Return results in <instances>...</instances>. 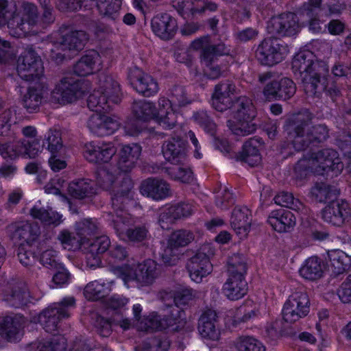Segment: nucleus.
Here are the masks:
<instances>
[{"label":"nucleus","mask_w":351,"mask_h":351,"mask_svg":"<svg viewBox=\"0 0 351 351\" xmlns=\"http://www.w3.org/2000/svg\"><path fill=\"white\" fill-rule=\"evenodd\" d=\"M166 171L172 179L184 183H189L193 179V172L188 167L177 165L166 168Z\"/></svg>","instance_id":"nucleus-61"},{"label":"nucleus","mask_w":351,"mask_h":351,"mask_svg":"<svg viewBox=\"0 0 351 351\" xmlns=\"http://www.w3.org/2000/svg\"><path fill=\"white\" fill-rule=\"evenodd\" d=\"M165 158L172 164L178 165L186 159L185 141L180 137L166 141L162 147Z\"/></svg>","instance_id":"nucleus-27"},{"label":"nucleus","mask_w":351,"mask_h":351,"mask_svg":"<svg viewBox=\"0 0 351 351\" xmlns=\"http://www.w3.org/2000/svg\"><path fill=\"white\" fill-rule=\"evenodd\" d=\"M29 292L26 285L21 281L10 284L5 291L4 300L11 306L19 308L29 301Z\"/></svg>","instance_id":"nucleus-32"},{"label":"nucleus","mask_w":351,"mask_h":351,"mask_svg":"<svg viewBox=\"0 0 351 351\" xmlns=\"http://www.w3.org/2000/svg\"><path fill=\"white\" fill-rule=\"evenodd\" d=\"M43 145L51 155L58 154L63 148L60 132L54 129H49L45 135Z\"/></svg>","instance_id":"nucleus-48"},{"label":"nucleus","mask_w":351,"mask_h":351,"mask_svg":"<svg viewBox=\"0 0 351 351\" xmlns=\"http://www.w3.org/2000/svg\"><path fill=\"white\" fill-rule=\"evenodd\" d=\"M162 319L163 330L169 329L173 332L182 330L186 324L184 311L178 308L171 307L169 314L163 316Z\"/></svg>","instance_id":"nucleus-39"},{"label":"nucleus","mask_w":351,"mask_h":351,"mask_svg":"<svg viewBox=\"0 0 351 351\" xmlns=\"http://www.w3.org/2000/svg\"><path fill=\"white\" fill-rule=\"evenodd\" d=\"M190 47L196 51L202 50L200 60L203 64L213 63L218 56L228 55L230 51L223 42L213 43L208 36L195 39Z\"/></svg>","instance_id":"nucleus-14"},{"label":"nucleus","mask_w":351,"mask_h":351,"mask_svg":"<svg viewBox=\"0 0 351 351\" xmlns=\"http://www.w3.org/2000/svg\"><path fill=\"white\" fill-rule=\"evenodd\" d=\"M97 182L104 189L112 191V207L113 213L112 222L118 234L125 230L124 209L125 204L133 197V183L128 178H125L119 185H114L116 177L112 170L102 167L97 171Z\"/></svg>","instance_id":"nucleus-1"},{"label":"nucleus","mask_w":351,"mask_h":351,"mask_svg":"<svg viewBox=\"0 0 351 351\" xmlns=\"http://www.w3.org/2000/svg\"><path fill=\"white\" fill-rule=\"evenodd\" d=\"M75 230L77 235L82 239L85 245L87 240H88L87 237L97 232L98 224L91 219H84L76 223Z\"/></svg>","instance_id":"nucleus-52"},{"label":"nucleus","mask_w":351,"mask_h":351,"mask_svg":"<svg viewBox=\"0 0 351 351\" xmlns=\"http://www.w3.org/2000/svg\"><path fill=\"white\" fill-rule=\"evenodd\" d=\"M328 258V266L336 276L344 273L351 267V256L341 250L329 251Z\"/></svg>","instance_id":"nucleus-36"},{"label":"nucleus","mask_w":351,"mask_h":351,"mask_svg":"<svg viewBox=\"0 0 351 351\" xmlns=\"http://www.w3.org/2000/svg\"><path fill=\"white\" fill-rule=\"evenodd\" d=\"M223 291L229 300H237L243 298L247 291L245 277L228 275V278L223 285Z\"/></svg>","instance_id":"nucleus-34"},{"label":"nucleus","mask_w":351,"mask_h":351,"mask_svg":"<svg viewBox=\"0 0 351 351\" xmlns=\"http://www.w3.org/2000/svg\"><path fill=\"white\" fill-rule=\"evenodd\" d=\"M232 116L234 120H228L227 125L237 136H247L254 132L257 124L253 123L256 110L252 101L246 97H239L232 104Z\"/></svg>","instance_id":"nucleus-5"},{"label":"nucleus","mask_w":351,"mask_h":351,"mask_svg":"<svg viewBox=\"0 0 351 351\" xmlns=\"http://www.w3.org/2000/svg\"><path fill=\"white\" fill-rule=\"evenodd\" d=\"M299 271L302 278L314 281L323 276L324 265L320 258L312 256L306 260Z\"/></svg>","instance_id":"nucleus-37"},{"label":"nucleus","mask_w":351,"mask_h":351,"mask_svg":"<svg viewBox=\"0 0 351 351\" xmlns=\"http://www.w3.org/2000/svg\"><path fill=\"white\" fill-rule=\"evenodd\" d=\"M16 114L13 109H7L0 113V135L8 136L12 124L16 123Z\"/></svg>","instance_id":"nucleus-58"},{"label":"nucleus","mask_w":351,"mask_h":351,"mask_svg":"<svg viewBox=\"0 0 351 351\" xmlns=\"http://www.w3.org/2000/svg\"><path fill=\"white\" fill-rule=\"evenodd\" d=\"M69 194L77 199H82L95 193V189L91 180L80 179L71 182L68 187Z\"/></svg>","instance_id":"nucleus-42"},{"label":"nucleus","mask_w":351,"mask_h":351,"mask_svg":"<svg viewBox=\"0 0 351 351\" xmlns=\"http://www.w3.org/2000/svg\"><path fill=\"white\" fill-rule=\"evenodd\" d=\"M251 212L245 206H236L230 219L232 228L241 238L245 237L251 226Z\"/></svg>","instance_id":"nucleus-29"},{"label":"nucleus","mask_w":351,"mask_h":351,"mask_svg":"<svg viewBox=\"0 0 351 351\" xmlns=\"http://www.w3.org/2000/svg\"><path fill=\"white\" fill-rule=\"evenodd\" d=\"M110 245V239L106 236H101L92 241L87 240L84 245L87 265L90 267L99 266L101 263L100 254L108 250Z\"/></svg>","instance_id":"nucleus-24"},{"label":"nucleus","mask_w":351,"mask_h":351,"mask_svg":"<svg viewBox=\"0 0 351 351\" xmlns=\"http://www.w3.org/2000/svg\"><path fill=\"white\" fill-rule=\"evenodd\" d=\"M339 194V191L334 186L324 182H317L311 189V197L318 202L332 201Z\"/></svg>","instance_id":"nucleus-41"},{"label":"nucleus","mask_w":351,"mask_h":351,"mask_svg":"<svg viewBox=\"0 0 351 351\" xmlns=\"http://www.w3.org/2000/svg\"><path fill=\"white\" fill-rule=\"evenodd\" d=\"M343 167L338 152L333 149L325 148L299 160L294 167V173L297 179H302L310 173L325 176L332 172L337 176Z\"/></svg>","instance_id":"nucleus-3"},{"label":"nucleus","mask_w":351,"mask_h":351,"mask_svg":"<svg viewBox=\"0 0 351 351\" xmlns=\"http://www.w3.org/2000/svg\"><path fill=\"white\" fill-rule=\"evenodd\" d=\"M141 193L154 200H161L170 195L171 190L166 181L158 178H148L141 183Z\"/></svg>","instance_id":"nucleus-28"},{"label":"nucleus","mask_w":351,"mask_h":351,"mask_svg":"<svg viewBox=\"0 0 351 351\" xmlns=\"http://www.w3.org/2000/svg\"><path fill=\"white\" fill-rule=\"evenodd\" d=\"M141 153V147L137 144L124 145L120 151L117 162L119 169L123 172H128L134 167Z\"/></svg>","instance_id":"nucleus-33"},{"label":"nucleus","mask_w":351,"mask_h":351,"mask_svg":"<svg viewBox=\"0 0 351 351\" xmlns=\"http://www.w3.org/2000/svg\"><path fill=\"white\" fill-rule=\"evenodd\" d=\"M66 339L64 336H54L50 340H45L39 343L38 351H65Z\"/></svg>","instance_id":"nucleus-57"},{"label":"nucleus","mask_w":351,"mask_h":351,"mask_svg":"<svg viewBox=\"0 0 351 351\" xmlns=\"http://www.w3.org/2000/svg\"><path fill=\"white\" fill-rule=\"evenodd\" d=\"M193 117L195 121L206 131L210 133L211 134H214L216 129V124L208 114L207 112L199 110L195 113Z\"/></svg>","instance_id":"nucleus-64"},{"label":"nucleus","mask_w":351,"mask_h":351,"mask_svg":"<svg viewBox=\"0 0 351 351\" xmlns=\"http://www.w3.org/2000/svg\"><path fill=\"white\" fill-rule=\"evenodd\" d=\"M132 108L136 118L143 121L155 119L158 113L155 105L146 100L134 101Z\"/></svg>","instance_id":"nucleus-45"},{"label":"nucleus","mask_w":351,"mask_h":351,"mask_svg":"<svg viewBox=\"0 0 351 351\" xmlns=\"http://www.w3.org/2000/svg\"><path fill=\"white\" fill-rule=\"evenodd\" d=\"M258 141L255 138H250L243 146L242 152L236 156L237 160L244 161L253 167L261 161V156L257 148Z\"/></svg>","instance_id":"nucleus-40"},{"label":"nucleus","mask_w":351,"mask_h":351,"mask_svg":"<svg viewBox=\"0 0 351 351\" xmlns=\"http://www.w3.org/2000/svg\"><path fill=\"white\" fill-rule=\"evenodd\" d=\"M292 70L295 77L302 81L308 96L319 97L326 88L328 67L324 62L315 60L310 51H300L294 56Z\"/></svg>","instance_id":"nucleus-2"},{"label":"nucleus","mask_w":351,"mask_h":351,"mask_svg":"<svg viewBox=\"0 0 351 351\" xmlns=\"http://www.w3.org/2000/svg\"><path fill=\"white\" fill-rule=\"evenodd\" d=\"M112 104L108 99L106 95L98 88L88 96L87 99V106L92 111L97 112H107L110 110Z\"/></svg>","instance_id":"nucleus-43"},{"label":"nucleus","mask_w":351,"mask_h":351,"mask_svg":"<svg viewBox=\"0 0 351 351\" xmlns=\"http://www.w3.org/2000/svg\"><path fill=\"white\" fill-rule=\"evenodd\" d=\"M31 216L45 225L58 226L62 222V216L51 209L34 206L29 212Z\"/></svg>","instance_id":"nucleus-44"},{"label":"nucleus","mask_w":351,"mask_h":351,"mask_svg":"<svg viewBox=\"0 0 351 351\" xmlns=\"http://www.w3.org/2000/svg\"><path fill=\"white\" fill-rule=\"evenodd\" d=\"M247 271L245 257L239 254H233L228 260V272L229 276L244 277Z\"/></svg>","instance_id":"nucleus-50"},{"label":"nucleus","mask_w":351,"mask_h":351,"mask_svg":"<svg viewBox=\"0 0 351 351\" xmlns=\"http://www.w3.org/2000/svg\"><path fill=\"white\" fill-rule=\"evenodd\" d=\"M75 302L73 297H68L44 310L39 315V321L45 331L49 333L57 331L60 320L69 316V308L74 306Z\"/></svg>","instance_id":"nucleus-11"},{"label":"nucleus","mask_w":351,"mask_h":351,"mask_svg":"<svg viewBox=\"0 0 351 351\" xmlns=\"http://www.w3.org/2000/svg\"><path fill=\"white\" fill-rule=\"evenodd\" d=\"M87 126L93 134L104 136L112 134L119 126V121L101 112L93 114L88 119Z\"/></svg>","instance_id":"nucleus-23"},{"label":"nucleus","mask_w":351,"mask_h":351,"mask_svg":"<svg viewBox=\"0 0 351 351\" xmlns=\"http://www.w3.org/2000/svg\"><path fill=\"white\" fill-rule=\"evenodd\" d=\"M162 317L157 313H152L147 317H144L137 324V328L141 331L152 332L155 330H163Z\"/></svg>","instance_id":"nucleus-51"},{"label":"nucleus","mask_w":351,"mask_h":351,"mask_svg":"<svg viewBox=\"0 0 351 351\" xmlns=\"http://www.w3.org/2000/svg\"><path fill=\"white\" fill-rule=\"evenodd\" d=\"M310 311V300L306 292L295 291L285 303L282 309L283 319L287 323H295L306 317Z\"/></svg>","instance_id":"nucleus-13"},{"label":"nucleus","mask_w":351,"mask_h":351,"mask_svg":"<svg viewBox=\"0 0 351 351\" xmlns=\"http://www.w3.org/2000/svg\"><path fill=\"white\" fill-rule=\"evenodd\" d=\"M322 219L326 223L335 227H341L351 217L349 204L343 199L330 202L321 212Z\"/></svg>","instance_id":"nucleus-15"},{"label":"nucleus","mask_w":351,"mask_h":351,"mask_svg":"<svg viewBox=\"0 0 351 351\" xmlns=\"http://www.w3.org/2000/svg\"><path fill=\"white\" fill-rule=\"evenodd\" d=\"M128 80L132 87L145 97L152 96L158 90V84L154 79L136 66L130 69Z\"/></svg>","instance_id":"nucleus-19"},{"label":"nucleus","mask_w":351,"mask_h":351,"mask_svg":"<svg viewBox=\"0 0 351 351\" xmlns=\"http://www.w3.org/2000/svg\"><path fill=\"white\" fill-rule=\"evenodd\" d=\"M195 239L193 233L190 230H179L171 234L168 241L178 249L185 247Z\"/></svg>","instance_id":"nucleus-59"},{"label":"nucleus","mask_w":351,"mask_h":351,"mask_svg":"<svg viewBox=\"0 0 351 351\" xmlns=\"http://www.w3.org/2000/svg\"><path fill=\"white\" fill-rule=\"evenodd\" d=\"M16 15L8 21L10 34L16 38L25 36L30 27L35 24L38 19V10L36 5L25 1H17Z\"/></svg>","instance_id":"nucleus-7"},{"label":"nucleus","mask_w":351,"mask_h":351,"mask_svg":"<svg viewBox=\"0 0 351 351\" xmlns=\"http://www.w3.org/2000/svg\"><path fill=\"white\" fill-rule=\"evenodd\" d=\"M89 88V82L73 75L66 76L51 92V100L62 105L72 103L88 92Z\"/></svg>","instance_id":"nucleus-6"},{"label":"nucleus","mask_w":351,"mask_h":351,"mask_svg":"<svg viewBox=\"0 0 351 351\" xmlns=\"http://www.w3.org/2000/svg\"><path fill=\"white\" fill-rule=\"evenodd\" d=\"M153 32L163 40H169L175 34L177 23L169 14H160L155 16L151 21Z\"/></svg>","instance_id":"nucleus-25"},{"label":"nucleus","mask_w":351,"mask_h":351,"mask_svg":"<svg viewBox=\"0 0 351 351\" xmlns=\"http://www.w3.org/2000/svg\"><path fill=\"white\" fill-rule=\"evenodd\" d=\"M6 230L13 240L30 247L40 235V228L36 224L27 221H19L9 224Z\"/></svg>","instance_id":"nucleus-18"},{"label":"nucleus","mask_w":351,"mask_h":351,"mask_svg":"<svg viewBox=\"0 0 351 351\" xmlns=\"http://www.w3.org/2000/svg\"><path fill=\"white\" fill-rule=\"evenodd\" d=\"M267 31L279 36L295 35L300 29L297 16L292 12L283 13L272 17L267 23Z\"/></svg>","instance_id":"nucleus-16"},{"label":"nucleus","mask_w":351,"mask_h":351,"mask_svg":"<svg viewBox=\"0 0 351 351\" xmlns=\"http://www.w3.org/2000/svg\"><path fill=\"white\" fill-rule=\"evenodd\" d=\"M295 91L294 82L288 77H283L268 82L263 88V95L269 101H285L292 97Z\"/></svg>","instance_id":"nucleus-17"},{"label":"nucleus","mask_w":351,"mask_h":351,"mask_svg":"<svg viewBox=\"0 0 351 351\" xmlns=\"http://www.w3.org/2000/svg\"><path fill=\"white\" fill-rule=\"evenodd\" d=\"M312 117L308 112L293 115L289 121V130L292 145L296 151H302L310 145L325 141L329 136L324 124L311 125Z\"/></svg>","instance_id":"nucleus-4"},{"label":"nucleus","mask_w":351,"mask_h":351,"mask_svg":"<svg viewBox=\"0 0 351 351\" xmlns=\"http://www.w3.org/2000/svg\"><path fill=\"white\" fill-rule=\"evenodd\" d=\"M116 152L111 143L93 141L85 145L84 154L90 162L100 164L109 162Z\"/></svg>","instance_id":"nucleus-20"},{"label":"nucleus","mask_w":351,"mask_h":351,"mask_svg":"<svg viewBox=\"0 0 351 351\" xmlns=\"http://www.w3.org/2000/svg\"><path fill=\"white\" fill-rule=\"evenodd\" d=\"M274 199L276 204L292 210H300L303 208L302 203L298 199H295L293 195L288 192H280L275 196Z\"/></svg>","instance_id":"nucleus-60"},{"label":"nucleus","mask_w":351,"mask_h":351,"mask_svg":"<svg viewBox=\"0 0 351 351\" xmlns=\"http://www.w3.org/2000/svg\"><path fill=\"white\" fill-rule=\"evenodd\" d=\"M198 292L189 287H183L176 290L173 293L175 308L189 305L192 301L198 298Z\"/></svg>","instance_id":"nucleus-53"},{"label":"nucleus","mask_w":351,"mask_h":351,"mask_svg":"<svg viewBox=\"0 0 351 351\" xmlns=\"http://www.w3.org/2000/svg\"><path fill=\"white\" fill-rule=\"evenodd\" d=\"M217 315L215 311L208 309L205 311L199 319L198 330L202 338L218 341L220 337L219 330L216 327Z\"/></svg>","instance_id":"nucleus-26"},{"label":"nucleus","mask_w":351,"mask_h":351,"mask_svg":"<svg viewBox=\"0 0 351 351\" xmlns=\"http://www.w3.org/2000/svg\"><path fill=\"white\" fill-rule=\"evenodd\" d=\"M288 52V47L282 40L271 36L260 43L256 56L262 64L271 66L280 62Z\"/></svg>","instance_id":"nucleus-8"},{"label":"nucleus","mask_w":351,"mask_h":351,"mask_svg":"<svg viewBox=\"0 0 351 351\" xmlns=\"http://www.w3.org/2000/svg\"><path fill=\"white\" fill-rule=\"evenodd\" d=\"M215 254V249L210 244L203 245L187 263V269L191 279L200 282L213 269L210 258Z\"/></svg>","instance_id":"nucleus-9"},{"label":"nucleus","mask_w":351,"mask_h":351,"mask_svg":"<svg viewBox=\"0 0 351 351\" xmlns=\"http://www.w3.org/2000/svg\"><path fill=\"white\" fill-rule=\"evenodd\" d=\"M158 276L157 264L152 259H147L139 263L135 270V278L144 284L152 283Z\"/></svg>","instance_id":"nucleus-38"},{"label":"nucleus","mask_w":351,"mask_h":351,"mask_svg":"<svg viewBox=\"0 0 351 351\" xmlns=\"http://www.w3.org/2000/svg\"><path fill=\"white\" fill-rule=\"evenodd\" d=\"M17 72L25 81H34L43 75L44 67L41 59L32 47H27L19 57Z\"/></svg>","instance_id":"nucleus-12"},{"label":"nucleus","mask_w":351,"mask_h":351,"mask_svg":"<svg viewBox=\"0 0 351 351\" xmlns=\"http://www.w3.org/2000/svg\"><path fill=\"white\" fill-rule=\"evenodd\" d=\"M233 345L237 351H266L263 343L252 336H240Z\"/></svg>","instance_id":"nucleus-47"},{"label":"nucleus","mask_w":351,"mask_h":351,"mask_svg":"<svg viewBox=\"0 0 351 351\" xmlns=\"http://www.w3.org/2000/svg\"><path fill=\"white\" fill-rule=\"evenodd\" d=\"M23 144L18 141L0 143V156L4 159L14 160L21 155Z\"/></svg>","instance_id":"nucleus-56"},{"label":"nucleus","mask_w":351,"mask_h":351,"mask_svg":"<svg viewBox=\"0 0 351 351\" xmlns=\"http://www.w3.org/2000/svg\"><path fill=\"white\" fill-rule=\"evenodd\" d=\"M58 239L60 241L64 248L69 250L75 251L85 245L83 243L82 239H80L78 236L75 237L73 233L67 230H62L60 231L58 236Z\"/></svg>","instance_id":"nucleus-54"},{"label":"nucleus","mask_w":351,"mask_h":351,"mask_svg":"<svg viewBox=\"0 0 351 351\" xmlns=\"http://www.w3.org/2000/svg\"><path fill=\"white\" fill-rule=\"evenodd\" d=\"M60 31L63 34L60 40L54 43V47L51 49L50 57L56 61H62L64 58V55L58 51H79L84 49L86 43L88 40L87 34L81 30H69L64 33L62 29Z\"/></svg>","instance_id":"nucleus-10"},{"label":"nucleus","mask_w":351,"mask_h":351,"mask_svg":"<svg viewBox=\"0 0 351 351\" xmlns=\"http://www.w3.org/2000/svg\"><path fill=\"white\" fill-rule=\"evenodd\" d=\"M25 318L20 315L0 317V335L8 341H16L23 336Z\"/></svg>","instance_id":"nucleus-22"},{"label":"nucleus","mask_w":351,"mask_h":351,"mask_svg":"<svg viewBox=\"0 0 351 351\" xmlns=\"http://www.w3.org/2000/svg\"><path fill=\"white\" fill-rule=\"evenodd\" d=\"M17 1L0 0V27L7 25L8 21L17 14Z\"/></svg>","instance_id":"nucleus-55"},{"label":"nucleus","mask_w":351,"mask_h":351,"mask_svg":"<svg viewBox=\"0 0 351 351\" xmlns=\"http://www.w3.org/2000/svg\"><path fill=\"white\" fill-rule=\"evenodd\" d=\"M98 88L108 97V100L112 104H118L121 101L119 84L112 76L100 75Z\"/></svg>","instance_id":"nucleus-35"},{"label":"nucleus","mask_w":351,"mask_h":351,"mask_svg":"<svg viewBox=\"0 0 351 351\" xmlns=\"http://www.w3.org/2000/svg\"><path fill=\"white\" fill-rule=\"evenodd\" d=\"M126 235L132 242L140 243L147 241L149 237L148 228L145 225H141L129 228Z\"/></svg>","instance_id":"nucleus-62"},{"label":"nucleus","mask_w":351,"mask_h":351,"mask_svg":"<svg viewBox=\"0 0 351 351\" xmlns=\"http://www.w3.org/2000/svg\"><path fill=\"white\" fill-rule=\"evenodd\" d=\"M268 223L278 232L291 231L295 225V217L289 210L280 209L273 210L267 219Z\"/></svg>","instance_id":"nucleus-30"},{"label":"nucleus","mask_w":351,"mask_h":351,"mask_svg":"<svg viewBox=\"0 0 351 351\" xmlns=\"http://www.w3.org/2000/svg\"><path fill=\"white\" fill-rule=\"evenodd\" d=\"M237 93L235 84L230 80L219 82L215 86L212 96V105L219 112H223L232 106V95Z\"/></svg>","instance_id":"nucleus-21"},{"label":"nucleus","mask_w":351,"mask_h":351,"mask_svg":"<svg viewBox=\"0 0 351 351\" xmlns=\"http://www.w3.org/2000/svg\"><path fill=\"white\" fill-rule=\"evenodd\" d=\"M24 145V149L21 152V155L28 156L29 158H35L40 153L44 148L43 143H40L39 138H34L31 141H20Z\"/></svg>","instance_id":"nucleus-63"},{"label":"nucleus","mask_w":351,"mask_h":351,"mask_svg":"<svg viewBox=\"0 0 351 351\" xmlns=\"http://www.w3.org/2000/svg\"><path fill=\"white\" fill-rule=\"evenodd\" d=\"M101 59L96 51H88L74 65V72L80 76H85L99 71L101 68Z\"/></svg>","instance_id":"nucleus-31"},{"label":"nucleus","mask_w":351,"mask_h":351,"mask_svg":"<svg viewBox=\"0 0 351 351\" xmlns=\"http://www.w3.org/2000/svg\"><path fill=\"white\" fill-rule=\"evenodd\" d=\"M109 287L104 282L95 280L89 282L85 287L84 295L89 300H97L108 293Z\"/></svg>","instance_id":"nucleus-49"},{"label":"nucleus","mask_w":351,"mask_h":351,"mask_svg":"<svg viewBox=\"0 0 351 351\" xmlns=\"http://www.w3.org/2000/svg\"><path fill=\"white\" fill-rule=\"evenodd\" d=\"M43 98V89L36 87H29L23 96L22 104L29 112L36 111L40 106Z\"/></svg>","instance_id":"nucleus-46"}]
</instances>
